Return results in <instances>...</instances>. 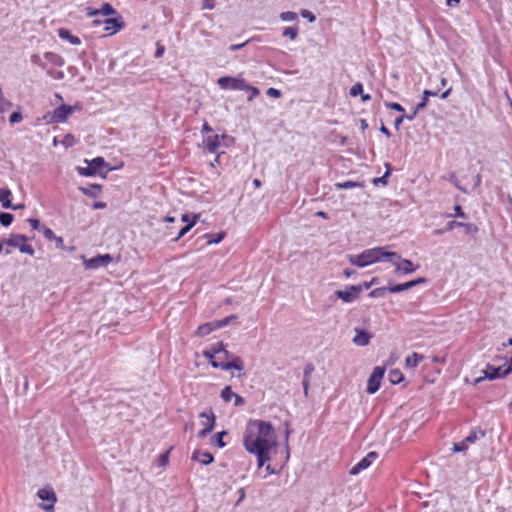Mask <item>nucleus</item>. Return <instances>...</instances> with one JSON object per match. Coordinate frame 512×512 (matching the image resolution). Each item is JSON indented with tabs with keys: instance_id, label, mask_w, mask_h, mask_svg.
Instances as JSON below:
<instances>
[{
	"instance_id": "f257e3e1",
	"label": "nucleus",
	"mask_w": 512,
	"mask_h": 512,
	"mask_svg": "<svg viewBox=\"0 0 512 512\" xmlns=\"http://www.w3.org/2000/svg\"><path fill=\"white\" fill-rule=\"evenodd\" d=\"M245 449L257 456L258 467L270 460V451L275 447L274 429L270 422L250 420L243 435Z\"/></svg>"
},
{
	"instance_id": "f03ea898",
	"label": "nucleus",
	"mask_w": 512,
	"mask_h": 512,
	"mask_svg": "<svg viewBox=\"0 0 512 512\" xmlns=\"http://www.w3.org/2000/svg\"><path fill=\"white\" fill-rule=\"evenodd\" d=\"M393 259H400V256L396 252L387 251L386 247L370 248L357 255H348V261L359 268H364L377 262L393 261Z\"/></svg>"
},
{
	"instance_id": "7ed1b4c3",
	"label": "nucleus",
	"mask_w": 512,
	"mask_h": 512,
	"mask_svg": "<svg viewBox=\"0 0 512 512\" xmlns=\"http://www.w3.org/2000/svg\"><path fill=\"white\" fill-rule=\"evenodd\" d=\"M225 345L222 342L215 343L211 346L209 350L203 352V355L206 359H208L211 365L214 368H220L224 371H228L231 369H236L238 371H242L244 369V364L241 358L233 357L232 361H215L214 357L216 355H220L222 350H224Z\"/></svg>"
},
{
	"instance_id": "20e7f679",
	"label": "nucleus",
	"mask_w": 512,
	"mask_h": 512,
	"mask_svg": "<svg viewBox=\"0 0 512 512\" xmlns=\"http://www.w3.org/2000/svg\"><path fill=\"white\" fill-rule=\"evenodd\" d=\"M217 84L224 90L250 91L249 101L259 94V90L248 84L243 78L224 76L217 80Z\"/></svg>"
},
{
	"instance_id": "39448f33",
	"label": "nucleus",
	"mask_w": 512,
	"mask_h": 512,
	"mask_svg": "<svg viewBox=\"0 0 512 512\" xmlns=\"http://www.w3.org/2000/svg\"><path fill=\"white\" fill-rule=\"evenodd\" d=\"M28 238L22 234H11L9 238L6 239V246L18 248L21 253L28 254L30 256L34 255V248L27 244Z\"/></svg>"
},
{
	"instance_id": "423d86ee",
	"label": "nucleus",
	"mask_w": 512,
	"mask_h": 512,
	"mask_svg": "<svg viewBox=\"0 0 512 512\" xmlns=\"http://www.w3.org/2000/svg\"><path fill=\"white\" fill-rule=\"evenodd\" d=\"M230 319H237V316L230 315L222 320L204 323L197 328L195 334L200 337L209 335L211 332L230 324Z\"/></svg>"
},
{
	"instance_id": "0eeeda50",
	"label": "nucleus",
	"mask_w": 512,
	"mask_h": 512,
	"mask_svg": "<svg viewBox=\"0 0 512 512\" xmlns=\"http://www.w3.org/2000/svg\"><path fill=\"white\" fill-rule=\"evenodd\" d=\"M385 374V367L382 366H376L374 367L368 382H367V388L366 391L369 394L376 393L381 385V380Z\"/></svg>"
},
{
	"instance_id": "6e6552de",
	"label": "nucleus",
	"mask_w": 512,
	"mask_h": 512,
	"mask_svg": "<svg viewBox=\"0 0 512 512\" xmlns=\"http://www.w3.org/2000/svg\"><path fill=\"white\" fill-rule=\"evenodd\" d=\"M199 417L203 419L201 421V424L203 426V429H201L198 432L199 438L206 437L207 434H209L215 426L216 417L214 412L210 409L208 412L204 411L199 414Z\"/></svg>"
},
{
	"instance_id": "1a4fd4ad",
	"label": "nucleus",
	"mask_w": 512,
	"mask_h": 512,
	"mask_svg": "<svg viewBox=\"0 0 512 512\" xmlns=\"http://www.w3.org/2000/svg\"><path fill=\"white\" fill-rule=\"evenodd\" d=\"M362 292L361 285H352L347 287L346 290H337L335 291V296L341 299L345 303H351L359 298L360 293Z\"/></svg>"
},
{
	"instance_id": "9d476101",
	"label": "nucleus",
	"mask_w": 512,
	"mask_h": 512,
	"mask_svg": "<svg viewBox=\"0 0 512 512\" xmlns=\"http://www.w3.org/2000/svg\"><path fill=\"white\" fill-rule=\"evenodd\" d=\"M83 259V265L86 269H98L100 267L107 266L112 261L110 254L98 255L90 259Z\"/></svg>"
},
{
	"instance_id": "9b49d317",
	"label": "nucleus",
	"mask_w": 512,
	"mask_h": 512,
	"mask_svg": "<svg viewBox=\"0 0 512 512\" xmlns=\"http://www.w3.org/2000/svg\"><path fill=\"white\" fill-rule=\"evenodd\" d=\"M37 496L43 500L46 501L47 504H42L41 507L44 510H52L54 508V504L57 501L56 494L51 488H43L38 490Z\"/></svg>"
},
{
	"instance_id": "f8f14e48",
	"label": "nucleus",
	"mask_w": 512,
	"mask_h": 512,
	"mask_svg": "<svg viewBox=\"0 0 512 512\" xmlns=\"http://www.w3.org/2000/svg\"><path fill=\"white\" fill-rule=\"evenodd\" d=\"M73 111L74 107L70 105H61L53 111L50 117V121L55 123L65 122L67 118L73 113Z\"/></svg>"
},
{
	"instance_id": "ddd939ff",
	"label": "nucleus",
	"mask_w": 512,
	"mask_h": 512,
	"mask_svg": "<svg viewBox=\"0 0 512 512\" xmlns=\"http://www.w3.org/2000/svg\"><path fill=\"white\" fill-rule=\"evenodd\" d=\"M377 457L378 454L376 452L368 453L364 458H362L350 469L349 473L351 475L359 474L361 471L367 469L376 460Z\"/></svg>"
},
{
	"instance_id": "4468645a",
	"label": "nucleus",
	"mask_w": 512,
	"mask_h": 512,
	"mask_svg": "<svg viewBox=\"0 0 512 512\" xmlns=\"http://www.w3.org/2000/svg\"><path fill=\"white\" fill-rule=\"evenodd\" d=\"M391 262L396 267L397 273L412 274L418 268L408 259H393Z\"/></svg>"
},
{
	"instance_id": "2eb2a0df",
	"label": "nucleus",
	"mask_w": 512,
	"mask_h": 512,
	"mask_svg": "<svg viewBox=\"0 0 512 512\" xmlns=\"http://www.w3.org/2000/svg\"><path fill=\"white\" fill-rule=\"evenodd\" d=\"M103 25H104V31L108 35H113L122 29V27L124 26V23L122 22L121 17L105 18V19H103Z\"/></svg>"
},
{
	"instance_id": "dca6fc26",
	"label": "nucleus",
	"mask_w": 512,
	"mask_h": 512,
	"mask_svg": "<svg viewBox=\"0 0 512 512\" xmlns=\"http://www.w3.org/2000/svg\"><path fill=\"white\" fill-rule=\"evenodd\" d=\"M116 13V10L109 3H103L100 9H94L90 7L86 8V15L88 17L109 16L115 15Z\"/></svg>"
},
{
	"instance_id": "f3484780",
	"label": "nucleus",
	"mask_w": 512,
	"mask_h": 512,
	"mask_svg": "<svg viewBox=\"0 0 512 512\" xmlns=\"http://www.w3.org/2000/svg\"><path fill=\"white\" fill-rule=\"evenodd\" d=\"M463 228L466 234L474 235L478 231V227L473 223H463L459 221H450L445 227V230L451 231L453 229Z\"/></svg>"
},
{
	"instance_id": "a211bd4d",
	"label": "nucleus",
	"mask_w": 512,
	"mask_h": 512,
	"mask_svg": "<svg viewBox=\"0 0 512 512\" xmlns=\"http://www.w3.org/2000/svg\"><path fill=\"white\" fill-rule=\"evenodd\" d=\"M504 371H505V366H499V367H494L492 365H487L486 369L483 371L484 372V377L483 378H487L489 380H494V379H497V378H501V377H505L507 376L508 374H504Z\"/></svg>"
},
{
	"instance_id": "6ab92c4d",
	"label": "nucleus",
	"mask_w": 512,
	"mask_h": 512,
	"mask_svg": "<svg viewBox=\"0 0 512 512\" xmlns=\"http://www.w3.org/2000/svg\"><path fill=\"white\" fill-rule=\"evenodd\" d=\"M355 333L356 334H355L354 338L352 339V342L356 346L365 347V346L369 345L370 339L372 338V336L369 333H367L366 331H364L362 329H358V328L355 329Z\"/></svg>"
},
{
	"instance_id": "aec40b11",
	"label": "nucleus",
	"mask_w": 512,
	"mask_h": 512,
	"mask_svg": "<svg viewBox=\"0 0 512 512\" xmlns=\"http://www.w3.org/2000/svg\"><path fill=\"white\" fill-rule=\"evenodd\" d=\"M478 439L476 432H471L467 437H465L462 441L455 443L453 450L455 452H464L468 449L469 445L474 443Z\"/></svg>"
},
{
	"instance_id": "412c9836",
	"label": "nucleus",
	"mask_w": 512,
	"mask_h": 512,
	"mask_svg": "<svg viewBox=\"0 0 512 512\" xmlns=\"http://www.w3.org/2000/svg\"><path fill=\"white\" fill-rule=\"evenodd\" d=\"M437 92L431 90H424L421 102H419L412 112V116H407V120L412 121L417 115L419 110L424 109L427 106L429 96H436Z\"/></svg>"
},
{
	"instance_id": "4be33fe9",
	"label": "nucleus",
	"mask_w": 512,
	"mask_h": 512,
	"mask_svg": "<svg viewBox=\"0 0 512 512\" xmlns=\"http://www.w3.org/2000/svg\"><path fill=\"white\" fill-rule=\"evenodd\" d=\"M12 192L8 188L0 189V203L5 209L18 210L17 206L11 203Z\"/></svg>"
},
{
	"instance_id": "5701e85b",
	"label": "nucleus",
	"mask_w": 512,
	"mask_h": 512,
	"mask_svg": "<svg viewBox=\"0 0 512 512\" xmlns=\"http://www.w3.org/2000/svg\"><path fill=\"white\" fill-rule=\"evenodd\" d=\"M58 36L62 40L68 41L72 45H80L81 44L80 38L76 35L71 34L68 29L60 28L58 30Z\"/></svg>"
},
{
	"instance_id": "b1692460",
	"label": "nucleus",
	"mask_w": 512,
	"mask_h": 512,
	"mask_svg": "<svg viewBox=\"0 0 512 512\" xmlns=\"http://www.w3.org/2000/svg\"><path fill=\"white\" fill-rule=\"evenodd\" d=\"M192 459L198 461L204 465H208L213 462L214 457L211 453L205 451H194Z\"/></svg>"
},
{
	"instance_id": "393cba45",
	"label": "nucleus",
	"mask_w": 512,
	"mask_h": 512,
	"mask_svg": "<svg viewBox=\"0 0 512 512\" xmlns=\"http://www.w3.org/2000/svg\"><path fill=\"white\" fill-rule=\"evenodd\" d=\"M204 143L209 152L216 153L218 147L220 146V136L219 135L208 136L204 140Z\"/></svg>"
},
{
	"instance_id": "a878e982",
	"label": "nucleus",
	"mask_w": 512,
	"mask_h": 512,
	"mask_svg": "<svg viewBox=\"0 0 512 512\" xmlns=\"http://www.w3.org/2000/svg\"><path fill=\"white\" fill-rule=\"evenodd\" d=\"M197 218H198V215H193V219L179 229L176 236L172 237V241L177 242L186 233H188L192 229V227L196 224Z\"/></svg>"
},
{
	"instance_id": "bb28decb",
	"label": "nucleus",
	"mask_w": 512,
	"mask_h": 512,
	"mask_svg": "<svg viewBox=\"0 0 512 512\" xmlns=\"http://www.w3.org/2000/svg\"><path fill=\"white\" fill-rule=\"evenodd\" d=\"M44 57L49 63H51L54 66L61 67L64 65V59L56 53L46 52L44 54Z\"/></svg>"
},
{
	"instance_id": "cd10ccee",
	"label": "nucleus",
	"mask_w": 512,
	"mask_h": 512,
	"mask_svg": "<svg viewBox=\"0 0 512 512\" xmlns=\"http://www.w3.org/2000/svg\"><path fill=\"white\" fill-rule=\"evenodd\" d=\"M424 359L423 355L418 354L416 352L412 353L408 357H406V366L409 368L416 367L422 360Z\"/></svg>"
},
{
	"instance_id": "c85d7f7f",
	"label": "nucleus",
	"mask_w": 512,
	"mask_h": 512,
	"mask_svg": "<svg viewBox=\"0 0 512 512\" xmlns=\"http://www.w3.org/2000/svg\"><path fill=\"white\" fill-rule=\"evenodd\" d=\"M225 235L226 233L224 231H221L217 234H206L205 238L207 239L208 245L218 244L224 239Z\"/></svg>"
},
{
	"instance_id": "c756f323",
	"label": "nucleus",
	"mask_w": 512,
	"mask_h": 512,
	"mask_svg": "<svg viewBox=\"0 0 512 512\" xmlns=\"http://www.w3.org/2000/svg\"><path fill=\"white\" fill-rule=\"evenodd\" d=\"M410 288H412V283H410V281H408V282L401 283V284L390 285V286H388V291L390 293H399V292L408 290Z\"/></svg>"
},
{
	"instance_id": "7c9ffc66",
	"label": "nucleus",
	"mask_w": 512,
	"mask_h": 512,
	"mask_svg": "<svg viewBox=\"0 0 512 512\" xmlns=\"http://www.w3.org/2000/svg\"><path fill=\"white\" fill-rule=\"evenodd\" d=\"M80 190L84 195H87L90 197H96L101 191V186L97 185V184H93L89 188L82 187V188H80Z\"/></svg>"
},
{
	"instance_id": "2f4dec72",
	"label": "nucleus",
	"mask_w": 512,
	"mask_h": 512,
	"mask_svg": "<svg viewBox=\"0 0 512 512\" xmlns=\"http://www.w3.org/2000/svg\"><path fill=\"white\" fill-rule=\"evenodd\" d=\"M95 170V174L102 168L106 167V162L103 157H96L89 162Z\"/></svg>"
},
{
	"instance_id": "473e14b6",
	"label": "nucleus",
	"mask_w": 512,
	"mask_h": 512,
	"mask_svg": "<svg viewBox=\"0 0 512 512\" xmlns=\"http://www.w3.org/2000/svg\"><path fill=\"white\" fill-rule=\"evenodd\" d=\"M403 379V374L398 370H391L389 373V380L392 384H397Z\"/></svg>"
},
{
	"instance_id": "72a5a7b5",
	"label": "nucleus",
	"mask_w": 512,
	"mask_h": 512,
	"mask_svg": "<svg viewBox=\"0 0 512 512\" xmlns=\"http://www.w3.org/2000/svg\"><path fill=\"white\" fill-rule=\"evenodd\" d=\"M298 18L297 13L293 11H286L280 14V19L285 22H294Z\"/></svg>"
},
{
	"instance_id": "f704fd0d",
	"label": "nucleus",
	"mask_w": 512,
	"mask_h": 512,
	"mask_svg": "<svg viewBox=\"0 0 512 512\" xmlns=\"http://www.w3.org/2000/svg\"><path fill=\"white\" fill-rule=\"evenodd\" d=\"M234 395L235 393L232 391L230 386L224 387L223 390L221 391V398L225 402H230L233 399Z\"/></svg>"
},
{
	"instance_id": "c9c22d12",
	"label": "nucleus",
	"mask_w": 512,
	"mask_h": 512,
	"mask_svg": "<svg viewBox=\"0 0 512 512\" xmlns=\"http://www.w3.org/2000/svg\"><path fill=\"white\" fill-rule=\"evenodd\" d=\"M283 36L288 37L291 40H295L298 35V28L297 27H286L283 30Z\"/></svg>"
},
{
	"instance_id": "e433bc0d",
	"label": "nucleus",
	"mask_w": 512,
	"mask_h": 512,
	"mask_svg": "<svg viewBox=\"0 0 512 512\" xmlns=\"http://www.w3.org/2000/svg\"><path fill=\"white\" fill-rule=\"evenodd\" d=\"M14 216L10 213L1 212L0 213V223L7 227L13 222Z\"/></svg>"
},
{
	"instance_id": "4c0bfd02",
	"label": "nucleus",
	"mask_w": 512,
	"mask_h": 512,
	"mask_svg": "<svg viewBox=\"0 0 512 512\" xmlns=\"http://www.w3.org/2000/svg\"><path fill=\"white\" fill-rule=\"evenodd\" d=\"M386 291H388V287H380V288H376L374 290H372L370 293H369V297L371 298H380V297H383L386 293Z\"/></svg>"
},
{
	"instance_id": "58836bf2",
	"label": "nucleus",
	"mask_w": 512,
	"mask_h": 512,
	"mask_svg": "<svg viewBox=\"0 0 512 512\" xmlns=\"http://www.w3.org/2000/svg\"><path fill=\"white\" fill-rule=\"evenodd\" d=\"M363 92V85L360 82L355 83L351 89H350V95L352 97H356L358 95H361Z\"/></svg>"
},
{
	"instance_id": "ea45409f",
	"label": "nucleus",
	"mask_w": 512,
	"mask_h": 512,
	"mask_svg": "<svg viewBox=\"0 0 512 512\" xmlns=\"http://www.w3.org/2000/svg\"><path fill=\"white\" fill-rule=\"evenodd\" d=\"M336 186L339 189H350V188H354V187H361L362 185L360 183H358V182L345 181L343 183L336 184Z\"/></svg>"
},
{
	"instance_id": "a19ab883",
	"label": "nucleus",
	"mask_w": 512,
	"mask_h": 512,
	"mask_svg": "<svg viewBox=\"0 0 512 512\" xmlns=\"http://www.w3.org/2000/svg\"><path fill=\"white\" fill-rule=\"evenodd\" d=\"M390 172H391L390 167H389V165H387V170H386L385 174L383 176L379 177V178H375L373 180V183L375 185H378L379 183H381L383 185H386L387 184V177L390 175Z\"/></svg>"
},
{
	"instance_id": "79ce46f5",
	"label": "nucleus",
	"mask_w": 512,
	"mask_h": 512,
	"mask_svg": "<svg viewBox=\"0 0 512 512\" xmlns=\"http://www.w3.org/2000/svg\"><path fill=\"white\" fill-rule=\"evenodd\" d=\"M78 172L80 175L82 176H93L95 175V170L94 168L91 166V164L89 163V166L86 167V168H82V167H79L78 168Z\"/></svg>"
},
{
	"instance_id": "37998d69",
	"label": "nucleus",
	"mask_w": 512,
	"mask_h": 512,
	"mask_svg": "<svg viewBox=\"0 0 512 512\" xmlns=\"http://www.w3.org/2000/svg\"><path fill=\"white\" fill-rule=\"evenodd\" d=\"M76 143V139L73 135L71 134H67L63 140H62V144L65 146V147H71L73 146L74 144Z\"/></svg>"
},
{
	"instance_id": "c03bdc74",
	"label": "nucleus",
	"mask_w": 512,
	"mask_h": 512,
	"mask_svg": "<svg viewBox=\"0 0 512 512\" xmlns=\"http://www.w3.org/2000/svg\"><path fill=\"white\" fill-rule=\"evenodd\" d=\"M385 106L389 109H392V110H395V111H398L401 113L405 112L404 108L399 103H396V102H386Z\"/></svg>"
},
{
	"instance_id": "a18cd8bd",
	"label": "nucleus",
	"mask_w": 512,
	"mask_h": 512,
	"mask_svg": "<svg viewBox=\"0 0 512 512\" xmlns=\"http://www.w3.org/2000/svg\"><path fill=\"white\" fill-rule=\"evenodd\" d=\"M227 432L226 431H222V432H218L214 438H215V443L217 444L218 447L222 448L225 446V443L223 442V436L226 435Z\"/></svg>"
},
{
	"instance_id": "49530a36",
	"label": "nucleus",
	"mask_w": 512,
	"mask_h": 512,
	"mask_svg": "<svg viewBox=\"0 0 512 512\" xmlns=\"http://www.w3.org/2000/svg\"><path fill=\"white\" fill-rule=\"evenodd\" d=\"M23 119L22 114L20 112H13L9 117V122L11 124L19 123Z\"/></svg>"
},
{
	"instance_id": "de8ad7c7",
	"label": "nucleus",
	"mask_w": 512,
	"mask_h": 512,
	"mask_svg": "<svg viewBox=\"0 0 512 512\" xmlns=\"http://www.w3.org/2000/svg\"><path fill=\"white\" fill-rule=\"evenodd\" d=\"M300 14L303 18L308 19V21L311 23L316 20L315 15L312 12H310L309 10L303 9V10H301Z\"/></svg>"
},
{
	"instance_id": "09e8293b",
	"label": "nucleus",
	"mask_w": 512,
	"mask_h": 512,
	"mask_svg": "<svg viewBox=\"0 0 512 512\" xmlns=\"http://www.w3.org/2000/svg\"><path fill=\"white\" fill-rule=\"evenodd\" d=\"M314 371L313 364L309 363L304 368L303 378L310 379L312 372Z\"/></svg>"
},
{
	"instance_id": "8fccbe9b",
	"label": "nucleus",
	"mask_w": 512,
	"mask_h": 512,
	"mask_svg": "<svg viewBox=\"0 0 512 512\" xmlns=\"http://www.w3.org/2000/svg\"><path fill=\"white\" fill-rule=\"evenodd\" d=\"M449 180L457 189L461 190L464 193H467V190L460 186L459 181L454 174L450 175Z\"/></svg>"
},
{
	"instance_id": "3c124183",
	"label": "nucleus",
	"mask_w": 512,
	"mask_h": 512,
	"mask_svg": "<svg viewBox=\"0 0 512 512\" xmlns=\"http://www.w3.org/2000/svg\"><path fill=\"white\" fill-rule=\"evenodd\" d=\"M43 235L48 240H54L56 238L54 232L48 227L43 228Z\"/></svg>"
},
{
	"instance_id": "603ef678",
	"label": "nucleus",
	"mask_w": 512,
	"mask_h": 512,
	"mask_svg": "<svg viewBox=\"0 0 512 512\" xmlns=\"http://www.w3.org/2000/svg\"><path fill=\"white\" fill-rule=\"evenodd\" d=\"M454 211H455V214H454L455 217H460V218H463V219L467 218V215L463 212V210H462L460 205H456L454 207Z\"/></svg>"
},
{
	"instance_id": "864d4df0",
	"label": "nucleus",
	"mask_w": 512,
	"mask_h": 512,
	"mask_svg": "<svg viewBox=\"0 0 512 512\" xmlns=\"http://www.w3.org/2000/svg\"><path fill=\"white\" fill-rule=\"evenodd\" d=\"M168 463V453L161 454L158 457V465L165 466Z\"/></svg>"
},
{
	"instance_id": "5fc2aeb1",
	"label": "nucleus",
	"mask_w": 512,
	"mask_h": 512,
	"mask_svg": "<svg viewBox=\"0 0 512 512\" xmlns=\"http://www.w3.org/2000/svg\"><path fill=\"white\" fill-rule=\"evenodd\" d=\"M267 95L275 98H279L281 96V92L278 89L275 88H269L267 90Z\"/></svg>"
},
{
	"instance_id": "6e6d98bb",
	"label": "nucleus",
	"mask_w": 512,
	"mask_h": 512,
	"mask_svg": "<svg viewBox=\"0 0 512 512\" xmlns=\"http://www.w3.org/2000/svg\"><path fill=\"white\" fill-rule=\"evenodd\" d=\"M233 357L234 356H231L230 353L226 350V348L224 347V350H222V353L220 354V358L222 359L221 361H224V359L226 361H228L229 359H231V361L233 360Z\"/></svg>"
},
{
	"instance_id": "4d7b16f0",
	"label": "nucleus",
	"mask_w": 512,
	"mask_h": 512,
	"mask_svg": "<svg viewBox=\"0 0 512 512\" xmlns=\"http://www.w3.org/2000/svg\"><path fill=\"white\" fill-rule=\"evenodd\" d=\"M233 399H234L235 406H242L245 403L244 399L236 393H235Z\"/></svg>"
},
{
	"instance_id": "13d9d810",
	"label": "nucleus",
	"mask_w": 512,
	"mask_h": 512,
	"mask_svg": "<svg viewBox=\"0 0 512 512\" xmlns=\"http://www.w3.org/2000/svg\"><path fill=\"white\" fill-rule=\"evenodd\" d=\"M28 222L31 225L33 230H38L40 228V222L38 219L31 218L28 220Z\"/></svg>"
},
{
	"instance_id": "bf43d9fd",
	"label": "nucleus",
	"mask_w": 512,
	"mask_h": 512,
	"mask_svg": "<svg viewBox=\"0 0 512 512\" xmlns=\"http://www.w3.org/2000/svg\"><path fill=\"white\" fill-rule=\"evenodd\" d=\"M47 74L50 75L51 77L55 78V79H62L63 76H64L63 72H54V71H51V70H48Z\"/></svg>"
},
{
	"instance_id": "052dcab7",
	"label": "nucleus",
	"mask_w": 512,
	"mask_h": 512,
	"mask_svg": "<svg viewBox=\"0 0 512 512\" xmlns=\"http://www.w3.org/2000/svg\"><path fill=\"white\" fill-rule=\"evenodd\" d=\"M6 246V239L0 240V253H5L6 255L10 254L11 251L9 249H4Z\"/></svg>"
},
{
	"instance_id": "680f3d73",
	"label": "nucleus",
	"mask_w": 512,
	"mask_h": 512,
	"mask_svg": "<svg viewBox=\"0 0 512 512\" xmlns=\"http://www.w3.org/2000/svg\"><path fill=\"white\" fill-rule=\"evenodd\" d=\"M238 494H239V498H238V500L236 502V505H239L244 500L245 495H246L245 494V488H240L238 490Z\"/></svg>"
},
{
	"instance_id": "e2e57ef3",
	"label": "nucleus",
	"mask_w": 512,
	"mask_h": 512,
	"mask_svg": "<svg viewBox=\"0 0 512 512\" xmlns=\"http://www.w3.org/2000/svg\"><path fill=\"white\" fill-rule=\"evenodd\" d=\"M31 62L41 66L42 68H45V65L43 63H41L40 57L38 55H32L31 56Z\"/></svg>"
},
{
	"instance_id": "0e129e2a",
	"label": "nucleus",
	"mask_w": 512,
	"mask_h": 512,
	"mask_svg": "<svg viewBox=\"0 0 512 512\" xmlns=\"http://www.w3.org/2000/svg\"><path fill=\"white\" fill-rule=\"evenodd\" d=\"M404 119H407V116H405L404 114H402L401 116L397 117L394 121V124H395V127L398 129L399 126L402 124L403 120Z\"/></svg>"
},
{
	"instance_id": "69168bd1",
	"label": "nucleus",
	"mask_w": 512,
	"mask_h": 512,
	"mask_svg": "<svg viewBox=\"0 0 512 512\" xmlns=\"http://www.w3.org/2000/svg\"><path fill=\"white\" fill-rule=\"evenodd\" d=\"M426 282V279L421 277V278H417V279H414V280H411L410 283H412V288L419 285V284H423Z\"/></svg>"
},
{
	"instance_id": "338daca9",
	"label": "nucleus",
	"mask_w": 512,
	"mask_h": 512,
	"mask_svg": "<svg viewBox=\"0 0 512 512\" xmlns=\"http://www.w3.org/2000/svg\"><path fill=\"white\" fill-rule=\"evenodd\" d=\"M165 48L164 46L158 45L157 50L155 52V57L159 58L164 54Z\"/></svg>"
},
{
	"instance_id": "774afa93",
	"label": "nucleus",
	"mask_w": 512,
	"mask_h": 512,
	"mask_svg": "<svg viewBox=\"0 0 512 512\" xmlns=\"http://www.w3.org/2000/svg\"><path fill=\"white\" fill-rule=\"evenodd\" d=\"M504 366H505L504 374H510L512 372V355H511L510 362L508 364H505Z\"/></svg>"
}]
</instances>
